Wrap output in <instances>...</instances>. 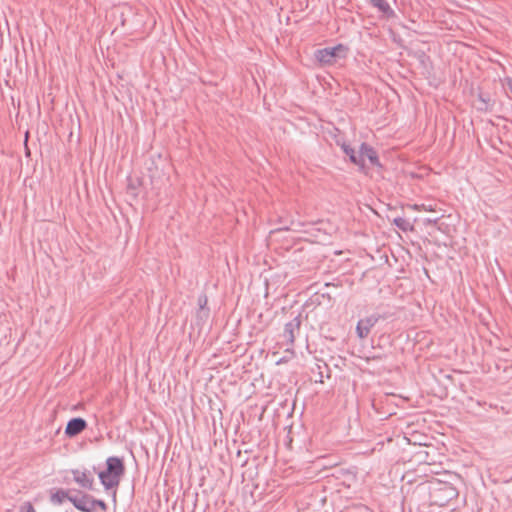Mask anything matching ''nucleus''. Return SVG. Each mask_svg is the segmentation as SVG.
<instances>
[{"label":"nucleus","instance_id":"nucleus-18","mask_svg":"<svg viewBox=\"0 0 512 512\" xmlns=\"http://www.w3.org/2000/svg\"><path fill=\"white\" fill-rule=\"evenodd\" d=\"M355 508L359 511V512H373L372 509H370L368 506L364 505V504H359L357 506H355Z\"/></svg>","mask_w":512,"mask_h":512},{"label":"nucleus","instance_id":"nucleus-6","mask_svg":"<svg viewBox=\"0 0 512 512\" xmlns=\"http://www.w3.org/2000/svg\"><path fill=\"white\" fill-rule=\"evenodd\" d=\"M73 475V480L82 488L87 490L93 489L94 479L87 471H80L78 469H73L71 471Z\"/></svg>","mask_w":512,"mask_h":512},{"label":"nucleus","instance_id":"nucleus-14","mask_svg":"<svg viewBox=\"0 0 512 512\" xmlns=\"http://www.w3.org/2000/svg\"><path fill=\"white\" fill-rule=\"evenodd\" d=\"M394 225L399 228L400 230L407 232L413 230L412 224L403 217H396L393 220Z\"/></svg>","mask_w":512,"mask_h":512},{"label":"nucleus","instance_id":"nucleus-11","mask_svg":"<svg viewBox=\"0 0 512 512\" xmlns=\"http://www.w3.org/2000/svg\"><path fill=\"white\" fill-rule=\"evenodd\" d=\"M369 3L377 8L380 12H382L387 17H391L394 15V10L391 8L390 4L387 0H368Z\"/></svg>","mask_w":512,"mask_h":512},{"label":"nucleus","instance_id":"nucleus-10","mask_svg":"<svg viewBox=\"0 0 512 512\" xmlns=\"http://www.w3.org/2000/svg\"><path fill=\"white\" fill-rule=\"evenodd\" d=\"M342 46L338 45L333 48H323L316 52L317 59L322 63H331L336 56V51L341 49Z\"/></svg>","mask_w":512,"mask_h":512},{"label":"nucleus","instance_id":"nucleus-12","mask_svg":"<svg viewBox=\"0 0 512 512\" xmlns=\"http://www.w3.org/2000/svg\"><path fill=\"white\" fill-rule=\"evenodd\" d=\"M72 496L73 495H70L69 491L64 489H57L54 493L51 494V501L55 504H61L66 499L69 501V497Z\"/></svg>","mask_w":512,"mask_h":512},{"label":"nucleus","instance_id":"nucleus-9","mask_svg":"<svg viewBox=\"0 0 512 512\" xmlns=\"http://www.w3.org/2000/svg\"><path fill=\"white\" fill-rule=\"evenodd\" d=\"M342 151L349 157V160L359 166L360 168L365 167V161L362 160V156H359V152L356 151L346 142H343L341 145Z\"/></svg>","mask_w":512,"mask_h":512},{"label":"nucleus","instance_id":"nucleus-19","mask_svg":"<svg viewBox=\"0 0 512 512\" xmlns=\"http://www.w3.org/2000/svg\"><path fill=\"white\" fill-rule=\"evenodd\" d=\"M437 220H438L437 218H436V219H433V220H431V219H426V222H427V223H433V224H435V223L437 222Z\"/></svg>","mask_w":512,"mask_h":512},{"label":"nucleus","instance_id":"nucleus-13","mask_svg":"<svg viewBox=\"0 0 512 512\" xmlns=\"http://www.w3.org/2000/svg\"><path fill=\"white\" fill-rule=\"evenodd\" d=\"M208 298L205 294H201L198 297V316L199 317H208L209 309L207 308Z\"/></svg>","mask_w":512,"mask_h":512},{"label":"nucleus","instance_id":"nucleus-16","mask_svg":"<svg viewBox=\"0 0 512 512\" xmlns=\"http://www.w3.org/2000/svg\"><path fill=\"white\" fill-rule=\"evenodd\" d=\"M91 503L93 504V511L95 510V507H99L102 511H106L107 510V504L103 500L94 499L92 497V502Z\"/></svg>","mask_w":512,"mask_h":512},{"label":"nucleus","instance_id":"nucleus-4","mask_svg":"<svg viewBox=\"0 0 512 512\" xmlns=\"http://www.w3.org/2000/svg\"><path fill=\"white\" fill-rule=\"evenodd\" d=\"M385 319V316L380 314H371L358 321L356 325V334L360 339H365L371 332V329L378 323L379 320Z\"/></svg>","mask_w":512,"mask_h":512},{"label":"nucleus","instance_id":"nucleus-17","mask_svg":"<svg viewBox=\"0 0 512 512\" xmlns=\"http://www.w3.org/2000/svg\"><path fill=\"white\" fill-rule=\"evenodd\" d=\"M20 512H36L31 502H25L20 507Z\"/></svg>","mask_w":512,"mask_h":512},{"label":"nucleus","instance_id":"nucleus-7","mask_svg":"<svg viewBox=\"0 0 512 512\" xmlns=\"http://www.w3.org/2000/svg\"><path fill=\"white\" fill-rule=\"evenodd\" d=\"M87 427V422L80 417L72 418L68 421L65 434L69 437H74L80 434Z\"/></svg>","mask_w":512,"mask_h":512},{"label":"nucleus","instance_id":"nucleus-20","mask_svg":"<svg viewBox=\"0 0 512 512\" xmlns=\"http://www.w3.org/2000/svg\"><path fill=\"white\" fill-rule=\"evenodd\" d=\"M508 87H509L510 91L512 92V79H510L508 81Z\"/></svg>","mask_w":512,"mask_h":512},{"label":"nucleus","instance_id":"nucleus-15","mask_svg":"<svg viewBox=\"0 0 512 512\" xmlns=\"http://www.w3.org/2000/svg\"><path fill=\"white\" fill-rule=\"evenodd\" d=\"M411 208L416 211H435V205L432 204H414L413 206H411Z\"/></svg>","mask_w":512,"mask_h":512},{"label":"nucleus","instance_id":"nucleus-5","mask_svg":"<svg viewBox=\"0 0 512 512\" xmlns=\"http://www.w3.org/2000/svg\"><path fill=\"white\" fill-rule=\"evenodd\" d=\"M69 501L82 512H93L92 496L88 494L73 495L69 497Z\"/></svg>","mask_w":512,"mask_h":512},{"label":"nucleus","instance_id":"nucleus-1","mask_svg":"<svg viewBox=\"0 0 512 512\" xmlns=\"http://www.w3.org/2000/svg\"><path fill=\"white\" fill-rule=\"evenodd\" d=\"M429 496L432 504L443 507L458 496V490L452 483L435 479L429 483Z\"/></svg>","mask_w":512,"mask_h":512},{"label":"nucleus","instance_id":"nucleus-21","mask_svg":"<svg viewBox=\"0 0 512 512\" xmlns=\"http://www.w3.org/2000/svg\"><path fill=\"white\" fill-rule=\"evenodd\" d=\"M285 361H286L285 358H281L280 360L277 361V364H280V363L285 362Z\"/></svg>","mask_w":512,"mask_h":512},{"label":"nucleus","instance_id":"nucleus-8","mask_svg":"<svg viewBox=\"0 0 512 512\" xmlns=\"http://www.w3.org/2000/svg\"><path fill=\"white\" fill-rule=\"evenodd\" d=\"M359 156H362L363 161H364V158L366 157L369 160V162L371 163V165H373V166H377V167L381 166L377 152L371 145H369L365 142H363L360 145Z\"/></svg>","mask_w":512,"mask_h":512},{"label":"nucleus","instance_id":"nucleus-3","mask_svg":"<svg viewBox=\"0 0 512 512\" xmlns=\"http://www.w3.org/2000/svg\"><path fill=\"white\" fill-rule=\"evenodd\" d=\"M301 320L299 316L294 317L291 321L287 322L284 326L282 337V343L286 345L285 351L294 355L293 345L296 335L300 331Z\"/></svg>","mask_w":512,"mask_h":512},{"label":"nucleus","instance_id":"nucleus-2","mask_svg":"<svg viewBox=\"0 0 512 512\" xmlns=\"http://www.w3.org/2000/svg\"><path fill=\"white\" fill-rule=\"evenodd\" d=\"M106 466V470L99 472L98 477L104 488L109 490L119 485L125 467L122 459L116 456L108 457Z\"/></svg>","mask_w":512,"mask_h":512}]
</instances>
